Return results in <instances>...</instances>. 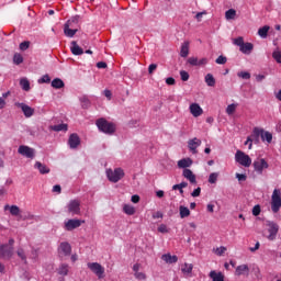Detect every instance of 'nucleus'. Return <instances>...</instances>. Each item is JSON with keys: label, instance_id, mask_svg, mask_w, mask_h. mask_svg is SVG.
I'll use <instances>...</instances> for the list:
<instances>
[{"label": "nucleus", "instance_id": "nucleus-1", "mask_svg": "<svg viewBox=\"0 0 281 281\" xmlns=\"http://www.w3.org/2000/svg\"><path fill=\"white\" fill-rule=\"evenodd\" d=\"M270 205L273 214H278L280 212V207H281V190L280 189L273 190Z\"/></svg>", "mask_w": 281, "mask_h": 281}, {"label": "nucleus", "instance_id": "nucleus-2", "mask_svg": "<svg viewBox=\"0 0 281 281\" xmlns=\"http://www.w3.org/2000/svg\"><path fill=\"white\" fill-rule=\"evenodd\" d=\"M97 126H98L99 131H102V133H106L108 135L115 133V124H113L104 119L98 120Z\"/></svg>", "mask_w": 281, "mask_h": 281}, {"label": "nucleus", "instance_id": "nucleus-3", "mask_svg": "<svg viewBox=\"0 0 281 281\" xmlns=\"http://www.w3.org/2000/svg\"><path fill=\"white\" fill-rule=\"evenodd\" d=\"M252 137L256 138V142H258V138L261 137L262 142H267L268 144H271L273 139V135L269 132H265V130L260 127H255L252 130Z\"/></svg>", "mask_w": 281, "mask_h": 281}, {"label": "nucleus", "instance_id": "nucleus-4", "mask_svg": "<svg viewBox=\"0 0 281 281\" xmlns=\"http://www.w3.org/2000/svg\"><path fill=\"white\" fill-rule=\"evenodd\" d=\"M235 161L240 166H244V168H249V166H251V157L240 149L235 154Z\"/></svg>", "mask_w": 281, "mask_h": 281}, {"label": "nucleus", "instance_id": "nucleus-5", "mask_svg": "<svg viewBox=\"0 0 281 281\" xmlns=\"http://www.w3.org/2000/svg\"><path fill=\"white\" fill-rule=\"evenodd\" d=\"M106 177L112 183H117V181L124 179V170L122 168L108 169Z\"/></svg>", "mask_w": 281, "mask_h": 281}, {"label": "nucleus", "instance_id": "nucleus-6", "mask_svg": "<svg viewBox=\"0 0 281 281\" xmlns=\"http://www.w3.org/2000/svg\"><path fill=\"white\" fill-rule=\"evenodd\" d=\"M234 45H237L243 54H251L254 50V44L245 43L243 37H237L234 40Z\"/></svg>", "mask_w": 281, "mask_h": 281}, {"label": "nucleus", "instance_id": "nucleus-7", "mask_svg": "<svg viewBox=\"0 0 281 281\" xmlns=\"http://www.w3.org/2000/svg\"><path fill=\"white\" fill-rule=\"evenodd\" d=\"M88 269H90L99 280L104 278L105 269L99 262H88Z\"/></svg>", "mask_w": 281, "mask_h": 281}, {"label": "nucleus", "instance_id": "nucleus-8", "mask_svg": "<svg viewBox=\"0 0 281 281\" xmlns=\"http://www.w3.org/2000/svg\"><path fill=\"white\" fill-rule=\"evenodd\" d=\"M252 166L257 175H262L265 170L269 169V162L265 158H257Z\"/></svg>", "mask_w": 281, "mask_h": 281}, {"label": "nucleus", "instance_id": "nucleus-9", "mask_svg": "<svg viewBox=\"0 0 281 281\" xmlns=\"http://www.w3.org/2000/svg\"><path fill=\"white\" fill-rule=\"evenodd\" d=\"M82 223H85V221L76 218L68 220L64 223V228L66 229V232H74V229H78V227H80Z\"/></svg>", "mask_w": 281, "mask_h": 281}, {"label": "nucleus", "instance_id": "nucleus-10", "mask_svg": "<svg viewBox=\"0 0 281 281\" xmlns=\"http://www.w3.org/2000/svg\"><path fill=\"white\" fill-rule=\"evenodd\" d=\"M67 210L72 216L80 214V200H71L67 205Z\"/></svg>", "mask_w": 281, "mask_h": 281}, {"label": "nucleus", "instance_id": "nucleus-11", "mask_svg": "<svg viewBox=\"0 0 281 281\" xmlns=\"http://www.w3.org/2000/svg\"><path fill=\"white\" fill-rule=\"evenodd\" d=\"M280 229V226L278 224L271 222L268 224V240H276V237L278 236V232Z\"/></svg>", "mask_w": 281, "mask_h": 281}, {"label": "nucleus", "instance_id": "nucleus-12", "mask_svg": "<svg viewBox=\"0 0 281 281\" xmlns=\"http://www.w3.org/2000/svg\"><path fill=\"white\" fill-rule=\"evenodd\" d=\"M18 153L27 159H34V149L32 147L21 145L18 149Z\"/></svg>", "mask_w": 281, "mask_h": 281}, {"label": "nucleus", "instance_id": "nucleus-13", "mask_svg": "<svg viewBox=\"0 0 281 281\" xmlns=\"http://www.w3.org/2000/svg\"><path fill=\"white\" fill-rule=\"evenodd\" d=\"M13 251H14V248H12V245H1L0 258H12Z\"/></svg>", "mask_w": 281, "mask_h": 281}, {"label": "nucleus", "instance_id": "nucleus-14", "mask_svg": "<svg viewBox=\"0 0 281 281\" xmlns=\"http://www.w3.org/2000/svg\"><path fill=\"white\" fill-rule=\"evenodd\" d=\"M189 111L193 117H201L203 115V108L199 103H191L189 105Z\"/></svg>", "mask_w": 281, "mask_h": 281}, {"label": "nucleus", "instance_id": "nucleus-15", "mask_svg": "<svg viewBox=\"0 0 281 281\" xmlns=\"http://www.w3.org/2000/svg\"><path fill=\"white\" fill-rule=\"evenodd\" d=\"M15 106L21 109L25 117H32L34 115V109L25 103H15Z\"/></svg>", "mask_w": 281, "mask_h": 281}, {"label": "nucleus", "instance_id": "nucleus-16", "mask_svg": "<svg viewBox=\"0 0 281 281\" xmlns=\"http://www.w3.org/2000/svg\"><path fill=\"white\" fill-rule=\"evenodd\" d=\"M194 266L192 263L184 262L180 266V271L184 278H192V270Z\"/></svg>", "mask_w": 281, "mask_h": 281}, {"label": "nucleus", "instance_id": "nucleus-17", "mask_svg": "<svg viewBox=\"0 0 281 281\" xmlns=\"http://www.w3.org/2000/svg\"><path fill=\"white\" fill-rule=\"evenodd\" d=\"M71 23H76V20H69L64 27V33L66 36H69L70 38L72 36H76V32H78V29H70L71 27Z\"/></svg>", "mask_w": 281, "mask_h": 281}, {"label": "nucleus", "instance_id": "nucleus-18", "mask_svg": "<svg viewBox=\"0 0 281 281\" xmlns=\"http://www.w3.org/2000/svg\"><path fill=\"white\" fill-rule=\"evenodd\" d=\"M59 256H69L71 254V245L67 241H63L58 247Z\"/></svg>", "mask_w": 281, "mask_h": 281}, {"label": "nucleus", "instance_id": "nucleus-19", "mask_svg": "<svg viewBox=\"0 0 281 281\" xmlns=\"http://www.w3.org/2000/svg\"><path fill=\"white\" fill-rule=\"evenodd\" d=\"M201 146V139L194 137L188 142V148L193 154L196 155V148Z\"/></svg>", "mask_w": 281, "mask_h": 281}, {"label": "nucleus", "instance_id": "nucleus-20", "mask_svg": "<svg viewBox=\"0 0 281 281\" xmlns=\"http://www.w3.org/2000/svg\"><path fill=\"white\" fill-rule=\"evenodd\" d=\"M161 260H164V262H166L167 265H175L179 261V257H177L176 255L172 256L170 254H165L161 256Z\"/></svg>", "mask_w": 281, "mask_h": 281}, {"label": "nucleus", "instance_id": "nucleus-21", "mask_svg": "<svg viewBox=\"0 0 281 281\" xmlns=\"http://www.w3.org/2000/svg\"><path fill=\"white\" fill-rule=\"evenodd\" d=\"M182 176L184 177V179L190 181V183H196V176L194 175V172H192V170L183 169Z\"/></svg>", "mask_w": 281, "mask_h": 281}, {"label": "nucleus", "instance_id": "nucleus-22", "mask_svg": "<svg viewBox=\"0 0 281 281\" xmlns=\"http://www.w3.org/2000/svg\"><path fill=\"white\" fill-rule=\"evenodd\" d=\"M34 168L35 170H38L40 175H49V167L41 161H36Z\"/></svg>", "mask_w": 281, "mask_h": 281}, {"label": "nucleus", "instance_id": "nucleus-23", "mask_svg": "<svg viewBox=\"0 0 281 281\" xmlns=\"http://www.w3.org/2000/svg\"><path fill=\"white\" fill-rule=\"evenodd\" d=\"M212 281H225V274L221 271L212 270L209 274Z\"/></svg>", "mask_w": 281, "mask_h": 281}, {"label": "nucleus", "instance_id": "nucleus-24", "mask_svg": "<svg viewBox=\"0 0 281 281\" xmlns=\"http://www.w3.org/2000/svg\"><path fill=\"white\" fill-rule=\"evenodd\" d=\"M68 144L70 148H78V146H80V137L78 134H71L68 139Z\"/></svg>", "mask_w": 281, "mask_h": 281}, {"label": "nucleus", "instance_id": "nucleus-25", "mask_svg": "<svg viewBox=\"0 0 281 281\" xmlns=\"http://www.w3.org/2000/svg\"><path fill=\"white\" fill-rule=\"evenodd\" d=\"M70 52L74 54V56H82V54H85L82 47H80L76 42H71Z\"/></svg>", "mask_w": 281, "mask_h": 281}, {"label": "nucleus", "instance_id": "nucleus-26", "mask_svg": "<svg viewBox=\"0 0 281 281\" xmlns=\"http://www.w3.org/2000/svg\"><path fill=\"white\" fill-rule=\"evenodd\" d=\"M235 276H249V266L240 265L235 269Z\"/></svg>", "mask_w": 281, "mask_h": 281}, {"label": "nucleus", "instance_id": "nucleus-27", "mask_svg": "<svg viewBox=\"0 0 281 281\" xmlns=\"http://www.w3.org/2000/svg\"><path fill=\"white\" fill-rule=\"evenodd\" d=\"M192 158H182L178 161V168H183L184 170L192 166Z\"/></svg>", "mask_w": 281, "mask_h": 281}, {"label": "nucleus", "instance_id": "nucleus-28", "mask_svg": "<svg viewBox=\"0 0 281 281\" xmlns=\"http://www.w3.org/2000/svg\"><path fill=\"white\" fill-rule=\"evenodd\" d=\"M188 54H190V42H184L181 45L180 56L182 58H188Z\"/></svg>", "mask_w": 281, "mask_h": 281}, {"label": "nucleus", "instance_id": "nucleus-29", "mask_svg": "<svg viewBox=\"0 0 281 281\" xmlns=\"http://www.w3.org/2000/svg\"><path fill=\"white\" fill-rule=\"evenodd\" d=\"M57 273L58 276H69V265L67 263H61L58 268H57Z\"/></svg>", "mask_w": 281, "mask_h": 281}, {"label": "nucleus", "instance_id": "nucleus-30", "mask_svg": "<svg viewBox=\"0 0 281 281\" xmlns=\"http://www.w3.org/2000/svg\"><path fill=\"white\" fill-rule=\"evenodd\" d=\"M123 212L124 214H127V216H133L136 212L135 206L131 204H124L123 205Z\"/></svg>", "mask_w": 281, "mask_h": 281}, {"label": "nucleus", "instance_id": "nucleus-31", "mask_svg": "<svg viewBox=\"0 0 281 281\" xmlns=\"http://www.w3.org/2000/svg\"><path fill=\"white\" fill-rule=\"evenodd\" d=\"M207 87H215L216 85V79L214 78V76L212 74H207L204 78Z\"/></svg>", "mask_w": 281, "mask_h": 281}, {"label": "nucleus", "instance_id": "nucleus-32", "mask_svg": "<svg viewBox=\"0 0 281 281\" xmlns=\"http://www.w3.org/2000/svg\"><path fill=\"white\" fill-rule=\"evenodd\" d=\"M179 212L181 218H188V216H190V209L187 206L180 205Z\"/></svg>", "mask_w": 281, "mask_h": 281}, {"label": "nucleus", "instance_id": "nucleus-33", "mask_svg": "<svg viewBox=\"0 0 281 281\" xmlns=\"http://www.w3.org/2000/svg\"><path fill=\"white\" fill-rule=\"evenodd\" d=\"M52 87L54 89H63V87H65V82L63 79L56 78L52 81Z\"/></svg>", "mask_w": 281, "mask_h": 281}, {"label": "nucleus", "instance_id": "nucleus-34", "mask_svg": "<svg viewBox=\"0 0 281 281\" xmlns=\"http://www.w3.org/2000/svg\"><path fill=\"white\" fill-rule=\"evenodd\" d=\"M226 251H227V247L225 246L213 248V254H215V256H225Z\"/></svg>", "mask_w": 281, "mask_h": 281}, {"label": "nucleus", "instance_id": "nucleus-35", "mask_svg": "<svg viewBox=\"0 0 281 281\" xmlns=\"http://www.w3.org/2000/svg\"><path fill=\"white\" fill-rule=\"evenodd\" d=\"M236 109H238V103H232L226 108L227 115H234L236 113Z\"/></svg>", "mask_w": 281, "mask_h": 281}, {"label": "nucleus", "instance_id": "nucleus-36", "mask_svg": "<svg viewBox=\"0 0 281 281\" xmlns=\"http://www.w3.org/2000/svg\"><path fill=\"white\" fill-rule=\"evenodd\" d=\"M20 86L23 89V91H30V80H27V78H22L20 80Z\"/></svg>", "mask_w": 281, "mask_h": 281}, {"label": "nucleus", "instance_id": "nucleus-37", "mask_svg": "<svg viewBox=\"0 0 281 281\" xmlns=\"http://www.w3.org/2000/svg\"><path fill=\"white\" fill-rule=\"evenodd\" d=\"M225 18L227 21H232V20L236 19V10L229 9L228 11H226Z\"/></svg>", "mask_w": 281, "mask_h": 281}, {"label": "nucleus", "instance_id": "nucleus-38", "mask_svg": "<svg viewBox=\"0 0 281 281\" xmlns=\"http://www.w3.org/2000/svg\"><path fill=\"white\" fill-rule=\"evenodd\" d=\"M256 140V136L251 134L250 136L247 137V140L245 142V146H248V149L251 150L254 147V142Z\"/></svg>", "mask_w": 281, "mask_h": 281}, {"label": "nucleus", "instance_id": "nucleus-39", "mask_svg": "<svg viewBox=\"0 0 281 281\" xmlns=\"http://www.w3.org/2000/svg\"><path fill=\"white\" fill-rule=\"evenodd\" d=\"M258 34L261 38H267V34H269V26H263L259 29Z\"/></svg>", "mask_w": 281, "mask_h": 281}, {"label": "nucleus", "instance_id": "nucleus-40", "mask_svg": "<svg viewBox=\"0 0 281 281\" xmlns=\"http://www.w3.org/2000/svg\"><path fill=\"white\" fill-rule=\"evenodd\" d=\"M52 131L60 132V131H67V124H58L50 127Z\"/></svg>", "mask_w": 281, "mask_h": 281}, {"label": "nucleus", "instance_id": "nucleus-41", "mask_svg": "<svg viewBox=\"0 0 281 281\" xmlns=\"http://www.w3.org/2000/svg\"><path fill=\"white\" fill-rule=\"evenodd\" d=\"M183 188H188V183L187 182H181L180 184H175L172 187V190L179 189L180 194H183Z\"/></svg>", "mask_w": 281, "mask_h": 281}, {"label": "nucleus", "instance_id": "nucleus-42", "mask_svg": "<svg viewBox=\"0 0 281 281\" xmlns=\"http://www.w3.org/2000/svg\"><path fill=\"white\" fill-rule=\"evenodd\" d=\"M10 214H12V216H19V214H21V210L19 206L12 205L10 206Z\"/></svg>", "mask_w": 281, "mask_h": 281}, {"label": "nucleus", "instance_id": "nucleus-43", "mask_svg": "<svg viewBox=\"0 0 281 281\" xmlns=\"http://www.w3.org/2000/svg\"><path fill=\"white\" fill-rule=\"evenodd\" d=\"M272 58H274L276 61L281 65V52H280V49H276V50L272 53Z\"/></svg>", "mask_w": 281, "mask_h": 281}, {"label": "nucleus", "instance_id": "nucleus-44", "mask_svg": "<svg viewBox=\"0 0 281 281\" xmlns=\"http://www.w3.org/2000/svg\"><path fill=\"white\" fill-rule=\"evenodd\" d=\"M13 63L15 65H21V63H23V55L22 54H15L13 56Z\"/></svg>", "mask_w": 281, "mask_h": 281}, {"label": "nucleus", "instance_id": "nucleus-45", "mask_svg": "<svg viewBox=\"0 0 281 281\" xmlns=\"http://www.w3.org/2000/svg\"><path fill=\"white\" fill-rule=\"evenodd\" d=\"M49 82H52V78H49V75H44L41 79H38V85H44Z\"/></svg>", "mask_w": 281, "mask_h": 281}, {"label": "nucleus", "instance_id": "nucleus-46", "mask_svg": "<svg viewBox=\"0 0 281 281\" xmlns=\"http://www.w3.org/2000/svg\"><path fill=\"white\" fill-rule=\"evenodd\" d=\"M180 77L183 82H188V80H190V74L186 70L180 71Z\"/></svg>", "mask_w": 281, "mask_h": 281}, {"label": "nucleus", "instance_id": "nucleus-47", "mask_svg": "<svg viewBox=\"0 0 281 281\" xmlns=\"http://www.w3.org/2000/svg\"><path fill=\"white\" fill-rule=\"evenodd\" d=\"M218 181V173L213 172L209 176V183H216Z\"/></svg>", "mask_w": 281, "mask_h": 281}, {"label": "nucleus", "instance_id": "nucleus-48", "mask_svg": "<svg viewBox=\"0 0 281 281\" xmlns=\"http://www.w3.org/2000/svg\"><path fill=\"white\" fill-rule=\"evenodd\" d=\"M158 232L160 234H168V232H170V229L168 228V226L166 224H160L158 226Z\"/></svg>", "mask_w": 281, "mask_h": 281}, {"label": "nucleus", "instance_id": "nucleus-49", "mask_svg": "<svg viewBox=\"0 0 281 281\" xmlns=\"http://www.w3.org/2000/svg\"><path fill=\"white\" fill-rule=\"evenodd\" d=\"M189 65H192V67H199V58L196 57H190L188 59Z\"/></svg>", "mask_w": 281, "mask_h": 281}, {"label": "nucleus", "instance_id": "nucleus-50", "mask_svg": "<svg viewBox=\"0 0 281 281\" xmlns=\"http://www.w3.org/2000/svg\"><path fill=\"white\" fill-rule=\"evenodd\" d=\"M239 78H243L244 80H249V78H251V75L247 71H241V72H238L237 75Z\"/></svg>", "mask_w": 281, "mask_h": 281}, {"label": "nucleus", "instance_id": "nucleus-51", "mask_svg": "<svg viewBox=\"0 0 281 281\" xmlns=\"http://www.w3.org/2000/svg\"><path fill=\"white\" fill-rule=\"evenodd\" d=\"M215 63H216L217 65H225V63H227V57H225V56H220V57H217V59L215 60Z\"/></svg>", "mask_w": 281, "mask_h": 281}, {"label": "nucleus", "instance_id": "nucleus-52", "mask_svg": "<svg viewBox=\"0 0 281 281\" xmlns=\"http://www.w3.org/2000/svg\"><path fill=\"white\" fill-rule=\"evenodd\" d=\"M134 276L136 280H146V273L144 272H135Z\"/></svg>", "mask_w": 281, "mask_h": 281}, {"label": "nucleus", "instance_id": "nucleus-53", "mask_svg": "<svg viewBox=\"0 0 281 281\" xmlns=\"http://www.w3.org/2000/svg\"><path fill=\"white\" fill-rule=\"evenodd\" d=\"M30 48V42H22L21 44H20V49L22 50V52H25V49H29Z\"/></svg>", "mask_w": 281, "mask_h": 281}, {"label": "nucleus", "instance_id": "nucleus-54", "mask_svg": "<svg viewBox=\"0 0 281 281\" xmlns=\"http://www.w3.org/2000/svg\"><path fill=\"white\" fill-rule=\"evenodd\" d=\"M254 216H260V205H255L252 209Z\"/></svg>", "mask_w": 281, "mask_h": 281}, {"label": "nucleus", "instance_id": "nucleus-55", "mask_svg": "<svg viewBox=\"0 0 281 281\" xmlns=\"http://www.w3.org/2000/svg\"><path fill=\"white\" fill-rule=\"evenodd\" d=\"M18 256L22 260H25V250H23L22 248L18 249Z\"/></svg>", "mask_w": 281, "mask_h": 281}, {"label": "nucleus", "instance_id": "nucleus-56", "mask_svg": "<svg viewBox=\"0 0 281 281\" xmlns=\"http://www.w3.org/2000/svg\"><path fill=\"white\" fill-rule=\"evenodd\" d=\"M236 179H238V181H247V176L243 173H236Z\"/></svg>", "mask_w": 281, "mask_h": 281}, {"label": "nucleus", "instance_id": "nucleus-57", "mask_svg": "<svg viewBox=\"0 0 281 281\" xmlns=\"http://www.w3.org/2000/svg\"><path fill=\"white\" fill-rule=\"evenodd\" d=\"M153 218H154V220L164 218V213L157 211V212H155V213L153 214Z\"/></svg>", "mask_w": 281, "mask_h": 281}, {"label": "nucleus", "instance_id": "nucleus-58", "mask_svg": "<svg viewBox=\"0 0 281 281\" xmlns=\"http://www.w3.org/2000/svg\"><path fill=\"white\" fill-rule=\"evenodd\" d=\"M192 196L196 198V196H201V188L198 187L192 193Z\"/></svg>", "mask_w": 281, "mask_h": 281}, {"label": "nucleus", "instance_id": "nucleus-59", "mask_svg": "<svg viewBox=\"0 0 281 281\" xmlns=\"http://www.w3.org/2000/svg\"><path fill=\"white\" fill-rule=\"evenodd\" d=\"M156 69H157V64H151V65H149V67H148L149 74H153Z\"/></svg>", "mask_w": 281, "mask_h": 281}, {"label": "nucleus", "instance_id": "nucleus-60", "mask_svg": "<svg viewBox=\"0 0 281 281\" xmlns=\"http://www.w3.org/2000/svg\"><path fill=\"white\" fill-rule=\"evenodd\" d=\"M5 104H7V103H5V99H3V98L0 97V111L3 110V109H5Z\"/></svg>", "mask_w": 281, "mask_h": 281}, {"label": "nucleus", "instance_id": "nucleus-61", "mask_svg": "<svg viewBox=\"0 0 281 281\" xmlns=\"http://www.w3.org/2000/svg\"><path fill=\"white\" fill-rule=\"evenodd\" d=\"M103 93H104L105 98H108V100H111V98L113 95V93H111V90H104Z\"/></svg>", "mask_w": 281, "mask_h": 281}, {"label": "nucleus", "instance_id": "nucleus-62", "mask_svg": "<svg viewBox=\"0 0 281 281\" xmlns=\"http://www.w3.org/2000/svg\"><path fill=\"white\" fill-rule=\"evenodd\" d=\"M199 67L203 66V65H207V58H202V59H199Z\"/></svg>", "mask_w": 281, "mask_h": 281}, {"label": "nucleus", "instance_id": "nucleus-63", "mask_svg": "<svg viewBox=\"0 0 281 281\" xmlns=\"http://www.w3.org/2000/svg\"><path fill=\"white\" fill-rule=\"evenodd\" d=\"M131 201H132V203H138L139 202V195H132Z\"/></svg>", "mask_w": 281, "mask_h": 281}, {"label": "nucleus", "instance_id": "nucleus-64", "mask_svg": "<svg viewBox=\"0 0 281 281\" xmlns=\"http://www.w3.org/2000/svg\"><path fill=\"white\" fill-rule=\"evenodd\" d=\"M166 83L167 85H175V78H172V77L167 78Z\"/></svg>", "mask_w": 281, "mask_h": 281}]
</instances>
